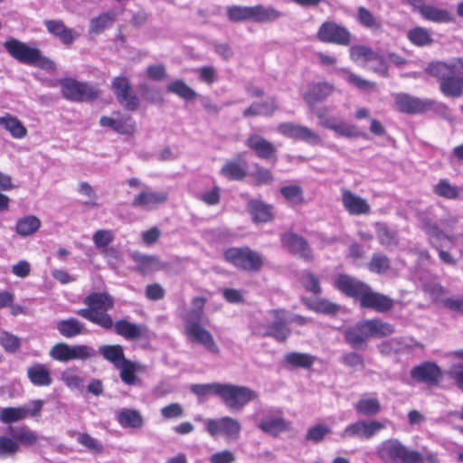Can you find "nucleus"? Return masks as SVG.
Masks as SVG:
<instances>
[{
    "label": "nucleus",
    "mask_w": 463,
    "mask_h": 463,
    "mask_svg": "<svg viewBox=\"0 0 463 463\" xmlns=\"http://www.w3.org/2000/svg\"><path fill=\"white\" fill-rule=\"evenodd\" d=\"M376 455L383 463H423L424 461L420 452L410 449L397 439L382 441L376 448Z\"/></svg>",
    "instance_id": "4"
},
{
    "label": "nucleus",
    "mask_w": 463,
    "mask_h": 463,
    "mask_svg": "<svg viewBox=\"0 0 463 463\" xmlns=\"http://www.w3.org/2000/svg\"><path fill=\"white\" fill-rule=\"evenodd\" d=\"M0 127L9 132L14 138H24L27 135V129L14 116L6 114L0 117Z\"/></svg>",
    "instance_id": "36"
},
{
    "label": "nucleus",
    "mask_w": 463,
    "mask_h": 463,
    "mask_svg": "<svg viewBox=\"0 0 463 463\" xmlns=\"http://www.w3.org/2000/svg\"><path fill=\"white\" fill-rule=\"evenodd\" d=\"M433 193L448 200H456L459 196L458 188L452 185L447 179H440L438 184L433 186Z\"/></svg>",
    "instance_id": "50"
},
{
    "label": "nucleus",
    "mask_w": 463,
    "mask_h": 463,
    "mask_svg": "<svg viewBox=\"0 0 463 463\" xmlns=\"http://www.w3.org/2000/svg\"><path fill=\"white\" fill-rule=\"evenodd\" d=\"M357 16L360 24L373 31L379 32L382 30L383 24L381 21L376 18L369 10L365 7L360 6L357 10Z\"/></svg>",
    "instance_id": "53"
},
{
    "label": "nucleus",
    "mask_w": 463,
    "mask_h": 463,
    "mask_svg": "<svg viewBox=\"0 0 463 463\" xmlns=\"http://www.w3.org/2000/svg\"><path fill=\"white\" fill-rule=\"evenodd\" d=\"M350 57L355 62H371L378 61V67H371L374 72L386 76L388 72V65L383 57L374 52L371 48L363 45H354L350 49Z\"/></svg>",
    "instance_id": "18"
},
{
    "label": "nucleus",
    "mask_w": 463,
    "mask_h": 463,
    "mask_svg": "<svg viewBox=\"0 0 463 463\" xmlns=\"http://www.w3.org/2000/svg\"><path fill=\"white\" fill-rule=\"evenodd\" d=\"M396 109L406 114L423 113L431 109L433 101L411 96L407 93L393 95Z\"/></svg>",
    "instance_id": "16"
},
{
    "label": "nucleus",
    "mask_w": 463,
    "mask_h": 463,
    "mask_svg": "<svg viewBox=\"0 0 463 463\" xmlns=\"http://www.w3.org/2000/svg\"><path fill=\"white\" fill-rule=\"evenodd\" d=\"M113 327L118 335L128 340L138 339L144 335L145 332L144 326L131 323L126 319H120L115 324L113 323Z\"/></svg>",
    "instance_id": "33"
},
{
    "label": "nucleus",
    "mask_w": 463,
    "mask_h": 463,
    "mask_svg": "<svg viewBox=\"0 0 463 463\" xmlns=\"http://www.w3.org/2000/svg\"><path fill=\"white\" fill-rule=\"evenodd\" d=\"M335 284L342 293L359 301L369 287L364 282L345 274L339 275Z\"/></svg>",
    "instance_id": "21"
},
{
    "label": "nucleus",
    "mask_w": 463,
    "mask_h": 463,
    "mask_svg": "<svg viewBox=\"0 0 463 463\" xmlns=\"http://www.w3.org/2000/svg\"><path fill=\"white\" fill-rule=\"evenodd\" d=\"M87 308H80L76 314L105 330L113 328V319L107 312L114 307V298L107 292H93L84 300Z\"/></svg>",
    "instance_id": "2"
},
{
    "label": "nucleus",
    "mask_w": 463,
    "mask_h": 463,
    "mask_svg": "<svg viewBox=\"0 0 463 463\" xmlns=\"http://www.w3.org/2000/svg\"><path fill=\"white\" fill-rule=\"evenodd\" d=\"M278 109L277 99L273 97L263 102H254L242 112L244 118L256 116H271Z\"/></svg>",
    "instance_id": "34"
},
{
    "label": "nucleus",
    "mask_w": 463,
    "mask_h": 463,
    "mask_svg": "<svg viewBox=\"0 0 463 463\" xmlns=\"http://www.w3.org/2000/svg\"><path fill=\"white\" fill-rule=\"evenodd\" d=\"M342 203L344 208L352 215L369 214L371 207L367 201L349 190L342 191Z\"/></svg>",
    "instance_id": "24"
},
{
    "label": "nucleus",
    "mask_w": 463,
    "mask_h": 463,
    "mask_svg": "<svg viewBox=\"0 0 463 463\" xmlns=\"http://www.w3.org/2000/svg\"><path fill=\"white\" fill-rule=\"evenodd\" d=\"M221 175L229 180H242L247 175V164L244 160H229L221 168Z\"/></svg>",
    "instance_id": "35"
},
{
    "label": "nucleus",
    "mask_w": 463,
    "mask_h": 463,
    "mask_svg": "<svg viewBox=\"0 0 463 463\" xmlns=\"http://www.w3.org/2000/svg\"><path fill=\"white\" fill-rule=\"evenodd\" d=\"M0 345L7 353H15L21 346V340L18 336L7 332L2 331L0 333Z\"/></svg>",
    "instance_id": "59"
},
{
    "label": "nucleus",
    "mask_w": 463,
    "mask_h": 463,
    "mask_svg": "<svg viewBox=\"0 0 463 463\" xmlns=\"http://www.w3.org/2000/svg\"><path fill=\"white\" fill-rule=\"evenodd\" d=\"M247 209L254 222H269L272 221L273 206L260 200H250L247 203Z\"/></svg>",
    "instance_id": "32"
},
{
    "label": "nucleus",
    "mask_w": 463,
    "mask_h": 463,
    "mask_svg": "<svg viewBox=\"0 0 463 463\" xmlns=\"http://www.w3.org/2000/svg\"><path fill=\"white\" fill-rule=\"evenodd\" d=\"M32 407L19 406V407H6L0 410V422L4 424H11L21 421L27 417H36L43 406L42 400H33L31 402Z\"/></svg>",
    "instance_id": "14"
},
{
    "label": "nucleus",
    "mask_w": 463,
    "mask_h": 463,
    "mask_svg": "<svg viewBox=\"0 0 463 463\" xmlns=\"http://www.w3.org/2000/svg\"><path fill=\"white\" fill-rule=\"evenodd\" d=\"M359 303L363 308L373 309L378 313H385L393 307L394 300L386 295L373 291L368 287Z\"/></svg>",
    "instance_id": "20"
},
{
    "label": "nucleus",
    "mask_w": 463,
    "mask_h": 463,
    "mask_svg": "<svg viewBox=\"0 0 463 463\" xmlns=\"http://www.w3.org/2000/svg\"><path fill=\"white\" fill-rule=\"evenodd\" d=\"M317 37L322 43L345 46L349 45L352 40L350 32L333 21L324 22L317 31Z\"/></svg>",
    "instance_id": "11"
},
{
    "label": "nucleus",
    "mask_w": 463,
    "mask_h": 463,
    "mask_svg": "<svg viewBox=\"0 0 463 463\" xmlns=\"http://www.w3.org/2000/svg\"><path fill=\"white\" fill-rule=\"evenodd\" d=\"M383 429L384 425L380 421L361 420L346 426L340 433V438L370 439Z\"/></svg>",
    "instance_id": "13"
},
{
    "label": "nucleus",
    "mask_w": 463,
    "mask_h": 463,
    "mask_svg": "<svg viewBox=\"0 0 463 463\" xmlns=\"http://www.w3.org/2000/svg\"><path fill=\"white\" fill-rule=\"evenodd\" d=\"M408 39L417 46L430 45L433 43L430 32L423 27H415L407 33Z\"/></svg>",
    "instance_id": "52"
},
{
    "label": "nucleus",
    "mask_w": 463,
    "mask_h": 463,
    "mask_svg": "<svg viewBox=\"0 0 463 463\" xmlns=\"http://www.w3.org/2000/svg\"><path fill=\"white\" fill-rule=\"evenodd\" d=\"M332 92V85L326 82L317 83L310 88L309 91L304 95V99L308 104H312L327 98Z\"/></svg>",
    "instance_id": "47"
},
{
    "label": "nucleus",
    "mask_w": 463,
    "mask_h": 463,
    "mask_svg": "<svg viewBox=\"0 0 463 463\" xmlns=\"http://www.w3.org/2000/svg\"><path fill=\"white\" fill-rule=\"evenodd\" d=\"M116 420L124 429L139 430L143 428L145 420L139 411L124 408L116 413Z\"/></svg>",
    "instance_id": "31"
},
{
    "label": "nucleus",
    "mask_w": 463,
    "mask_h": 463,
    "mask_svg": "<svg viewBox=\"0 0 463 463\" xmlns=\"http://www.w3.org/2000/svg\"><path fill=\"white\" fill-rule=\"evenodd\" d=\"M205 303L203 297L192 299V308L183 317L184 335L190 343L203 346L211 354L219 355L220 347L212 333L203 326Z\"/></svg>",
    "instance_id": "1"
},
{
    "label": "nucleus",
    "mask_w": 463,
    "mask_h": 463,
    "mask_svg": "<svg viewBox=\"0 0 463 463\" xmlns=\"http://www.w3.org/2000/svg\"><path fill=\"white\" fill-rule=\"evenodd\" d=\"M115 22V14L113 13H102L96 17L90 20L89 24V33L90 34H100L107 28L112 26Z\"/></svg>",
    "instance_id": "42"
},
{
    "label": "nucleus",
    "mask_w": 463,
    "mask_h": 463,
    "mask_svg": "<svg viewBox=\"0 0 463 463\" xmlns=\"http://www.w3.org/2000/svg\"><path fill=\"white\" fill-rule=\"evenodd\" d=\"M253 6L230 5L226 7V16L232 23L253 22Z\"/></svg>",
    "instance_id": "39"
},
{
    "label": "nucleus",
    "mask_w": 463,
    "mask_h": 463,
    "mask_svg": "<svg viewBox=\"0 0 463 463\" xmlns=\"http://www.w3.org/2000/svg\"><path fill=\"white\" fill-rule=\"evenodd\" d=\"M245 144L249 148L252 149L260 158H276L277 149L275 146L259 135H250Z\"/></svg>",
    "instance_id": "26"
},
{
    "label": "nucleus",
    "mask_w": 463,
    "mask_h": 463,
    "mask_svg": "<svg viewBox=\"0 0 463 463\" xmlns=\"http://www.w3.org/2000/svg\"><path fill=\"white\" fill-rule=\"evenodd\" d=\"M9 433L16 442H18V444L21 443L25 446H33L38 440L37 434L27 427H10Z\"/></svg>",
    "instance_id": "46"
},
{
    "label": "nucleus",
    "mask_w": 463,
    "mask_h": 463,
    "mask_svg": "<svg viewBox=\"0 0 463 463\" xmlns=\"http://www.w3.org/2000/svg\"><path fill=\"white\" fill-rule=\"evenodd\" d=\"M50 357L60 363L72 360L87 361L96 356V351L87 345H70L66 343H57L49 351Z\"/></svg>",
    "instance_id": "7"
},
{
    "label": "nucleus",
    "mask_w": 463,
    "mask_h": 463,
    "mask_svg": "<svg viewBox=\"0 0 463 463\" xmlns=\"http://www.w3.org/2000/svg\"><path fill=\"white\" fill-rule=\"evenodd\" d=\"M285 361L295 366L309 368L315 362V357L305 353L292 352L285 355Z\"/></svg>",
    "instance_id": "55"
},
{
    "label": "nucleus",
    "mask_w": 463,
    "mask_h": 463,
    "mask_svg": "<svg viewBox=\"0 0 463 463\" xmlns=\"http://www.w3.org/2000/svg\"><path fill=\"white\" fill-rule=\"evenodd\" d=\"M419 13L424 19L434 23H449L452 20L451 14L448 10L432 5H425Z\"/></svg>",
    "instance_id": "44"
},
{
    "label": "nucleus",
    "mask_w": 463,
    "mask_h": 463,
    "mask_svg": "<svg viewBox=\"0 0 463 463\" xmlns=\"http://www.w3.org/2000/svg\"><path fill=\"white\" fill-rule=\"evenodd\" d=\"M84 325L76 318H68L60 320L57 323V330L59 333L67 337L71 338L80 335L83 331Z\"/></svg>",
    "instance_id": "43"
},
{
    "label": "nucleus",
    "mask_w": 463,
    "mask_h": 463,
    "mask_svg": "<svg viewBox=\"0 0 463 463\" xmlns=\"http://www.w3.org/2000/svg\"><path fill=\"white\" fill-rule=\"evenodd\" d=\"M222 383H213L204 384H194L191 386V391L198 397H204L207 395H216L220 397Z\"/></svg>",
    "instance_id": "58"
},
{
    "label": "nucleus",
    "mask_w": 463,
    "mask_h": 463,
    "mask_svg": "<svg viewBox=\"0 0 463 463\" xmlns=\"http://www.w3.org/2000/svg\"><path fill=\"white\" fill-rule=\"evenodd\" d=\"M354 410L358 414L373 416L380 411L381 405L377 398L363 397L354 405Z\"/></svg>",
    "instance_id": "48"
},
{
    "label": "nucleus",
    "mask_w": 463,
    "mask_h": 463,
    "mask_svg": "<svg viewBox=\"0 0 463 463\" xmlns=\"http://www.w3.org/2000/svg\"><path fill=\"white\" fill-rule=\"evenodd\" d=\"M61 380L71 390H80L83 387V379L72 368L64 370L61 374Z\"/></svg>",
    "instance_id": "60"
},
{
    "label": "nucleus",
    "mask_w": 463,
    "mask_h": 463,
    "mask_svg": "<svg viewBox=\"0 0 463 463\" xmlns=\"http://www.w3.org/2000/svg\"><path fill=\"white\" fill-rule=\"evenodd\" d=\"M368 268L373 273H384L390 269V260L382 253H374L368 264Z\"/></svg>",
    "instance_id": "61"
},
{
    "label": "nucleus",
    "mask_w": 463,
    "mask_h": 463,
    "mask_svg": "<svg viewBox=\"0 0 463 463\" xmlns=\"http://www.w3.org/2000/svg\"><path fill=\"white\" fill-rule=\"evenodd\" d=\"M62 96L69 100L85 102L97 99L99 90L92 84L66 79L61 81Z\"/></svg>",
    "instance_id": "9"
},
{
    "label": "nucleus",
    "mask_w": 463,
    "mask_h": 463,
    "mask_svg": "<svg viewBox=\"0 0 463 463\" xmlns=\"http://www.w3.org/2000/svg\"><path fill=\"white\" fill-rule=\"evenodd\" d=\"M92 239L95 246L102 250L114 241V234L109 230H98L94 232Z\"/></svg>",
    "instance_id": "64"
},
{
    "label": "nucleus",
    "mask_w": 463,
    "mask_h": 463,
    "mask_svg": "<svg viewBox=\"0 0 463 463\" xmlns=\"http://www.w3.org/2000/svg\"><path fill=\"white\" fill-rule=\"evenodd\" d=\"M426 72L439 80V90L444 96L459 98L463 95V77L456 75L461 71L453 59L431 62L426 68Z\"/></svg>",
    "instance_id": "3"
},
{
    "label": "nucleus",
    "mask_w": 463,
    "mask_h": 463,
    "mask_svg": "<svg viewBox=\"0 0 463 463\" xmlns=\"http://www.w3.org/2000/svg\"><path fill=\"white\" fill-rule=\"evenodd\" d=\"M99 353L108 362L111 363L116 368L121 364L127 358L124 355L123 347L120 345H104L99 346Z\"/></svg>",
    "instance_id": "41"
},
{
    "label": "nucleus",
    "mask_w": 463,
    "mask_h": 463,
    "mask_svg": "<svg viewBox=\"0 0 463 463\" xmlns=\"http://www.w3.org/2000/svg\"><path fill=\"white\" fill-rule=\"evenodd\" d=\"M281 241L283 246L293 254L305 260L311 259V250L304 238L294 233H287L282 236Z\"/></svg>",
    "instance_id": "28"
},
{
    "label": "nucleus",
    "mask_w": 463,
    "mask_h": 463,
    "mask_svg": "<svg viewBox=\"0 0 463 463\" xmlns=\"http://www.w3.org/2000/svg\"><path fill=\"white\" fill-rule=\"evenodd\" d=\"M167 90L185 100H194L197 97V93L189 87L184 80H176L169 83L166 87Z\"/></svg>",
    "instance_id": "49"
},
{
    "label": "nucleus",
    "mask_w": 463,
    "mask_h": 463,
    "mask_svg": "<svg viewBox=\"0 0 463 463\" xmlns=\"http://www.w3.org/2000/svg\"><path fill=\"white\" fill-rule=\"evenodd\" d=\"M413 379L429 385H437L442 379L440 368L434 363L426 362L415 366L411 373Z\"/></svg>",
    "instance_id": "22"
},
{
    "label": "nucleus",
    "mask_w": 463,
    "mask_h": 463,
    "mask_svg": "<svg viewBox=\"0 0 463 463\" xmlns=\"http://www.w3.org/2000/svg\"><path fill=\"white\" fill-rule=\"evenodd\" d=\"M44 25L51 34L59 38L66 45H71L79 36L74 30L68 28L61 20H46Z\"/></svg>",
    "instance_id": "27"
},
{
    "label": "nucleus",
    "mask_w": 463,
    "mask_h": 463,
    "mask_svg": "<svg viewBox=\"0 0 463 463\" xmlns=\"http://www.w3.org/2000/svg\"><path fill=\"white\" fill-rule=\"evenodd\" d=\"M167 194L164 191H155L146 186L138 194L134 196L131 205L145 211H152L165 203Z\"/></svg>",
    "instance_id": "19"
},
{
    "label": "nucleus",
    "mask_w": 463,
    "mask_h": 463,
    "mask_svg": "<svg viewBox=\"0 0 463 463\" xmlns=\"http://www.w3.org/2000/svg\"><path fill=\"white\" fill-rule=\"evenodd\" d=\"M376 234L380 243L386 249L392 250L398 246L397 232L391 230L387 225L378 223Z\"/></svg>",
    "instance_id": "45"
},
{
    "label": "nucleus",
    "mask_w": 463,
    "mask_h": 463,
    "mask_svg": "<svg viewBox=\"0 0 463 463\" xmlns=\"http://www.w3.org/2000/svg\"><path fill=\"white\" fill-rule=\"evenodd\" d=\"M370 337V332L365 320L347 328L345 332V341L355 349L365 345Z\"/></svg>",
    "instance_id": "25"
},
{
    "label": "nucleus",
    "mask_w": 463,
    "mask_h": 463,
    "mask_svg": "<svg viewBox=\"0 0 463 463\" xmlns=\"http://www.w3.org/2000/svg\"><path fill=\"white\" fill-rule=\"evenodd\" d=\"M220 398L229 409L241 411L246 404L257 400L259 394L247 386L222 383Z\"/></svg>",
    "instance_id": "5"
},
{
    "label": "nucleus",
    "mask_w": 463,
    "mask_h": 463,
    "mask_svg": "<svg viewBox=\"0 0 463 463\" xmlns=\"http://www.w3.org/2000/svg\"><path fill=\"white\" fill-rule=\"evenodd\" d=\"M327 129L335 131L337 135L345 137H356L360 136V132L354 125L346 124L343 121L336 122L333 120Z\"/></svg>",
    "instance_id": "57"
},
{
    "label": "nucleus",
    "mask_w": 463,
    "mask_h": 463,
    "mask_svg": "<svg viewBox=\"0 0 463 463\" xmlns=\"http://www.w3.org/2000/svg\"><path fill=\"white\" fill-rule=\"evenodd\" d=\"M5 49L16 61L30 65H40L45 67L51 61L43 57L41 51L33 48L17 39L11 38L4 43Z\"/></svg>",
    "instance_id": "6"
},
{
    "label": "nucleus",
    "mask_w": 463,
    "mask_h": 463,
    "mask_svg": "<svg viewBox=\"0 0 463 463\" xmlns=\"http://www.w3.org/2000/svg\"><path fill=\"white\" fill-rule=\"evenodd\" d=\"M425 231L429 235L430 243L438 250L440 260L450 266L457 264V260L449 251L442 249L441 241L448 240L450 243L454 244L456 238L444 233L437 225H428Z\"/></svg>",
    "instance_id": "17"
},
{
    "label": "nucleus",
    "mask_w": 463,
    "mask_h": 463,
    "mask_svg": "<svg viewBox=\"0 0 463 463\" xmlns=\"http://www.w3.org/2000/svg\"><path fill=\"white\" fill-rule=\"evenodd\" d=\"M253 23L269 24L279 20L282 13L273 6H265L262 5H253Z\"/></svg>",
    "instance_id": "37"
},
{
    "label": "nucleus",
    "mask_w": 463,
    "mask_h": 463,
    "mask_svg": "<svg viewBox=\"0 0 463 463\" xmlns=\"http://www.w3.org/2000/svg\"><path fill=\"white\" fill-rule=\"evenodd\" d=\"M225 260L246 271H258L262 267L261 256L250 248H231L224 251Z\"/></svg>",
    "instance_id": "8"
},
{
    "label": "nucleus",
    "mask_w": 463,
    "mask_h": 463,
    "mask_svg": "<svg viewBox=\"0 0 463 463\" xmlns=\"http://www.w3.org/2000/svg\"><path fill=\"white\" fill-rule=\"evenodd\" d=\"M71 436H77L78 442L91 453H101L103 446L86 432L71 431Z\"/></svg>",
    "instance_id": "54"
},
{
    "label": "nucleus",
    "mask_w": 463,
    "mask_h": 463,
    "mask_svg": "<svg viewBox=\"0 0 463 463\" xmlns=\"http://www.w3.org/2000/svg\"><path fill=\"white\" fill-rule=\"evenodd\" d=\"M269 315L272 321L264 326V336H271L279 342H285L290 335L288 327V312L284 309L271 310Z\"/></svg>",
    "instance_id": "12"
},
{
    "label": "nucleus",
    "mask_w": 463,
    "mask_h": 463,
    "mask_svg": "<svg viewBox=\"0 0 463 463\" xmlns=\"http://www.w3.org/2000/svg\"><path fill=\"white\" fill-rule=\"evenodd\" d=\"M300 283L307 290L314 294L321 292V287L318 279L311 272L304 271L300 276Z\"/></svg>",
    "instance_id": "63"
},
{
    "label": "nucleus",
    "mask_w": 463,
    "mask_h": 463,
    "mask_svg": "<svg viewBox=\"0 0 463 463\" xmlns=\"http://www.w3.org/2000/svg\"><path fill=\"white\" fill-rule=\"evenodd\" d=\"M281 194L293 204H301L303 203V191L298 185H288L282 187Z\"/></svg>",
    "instance_id": "62"
},
{
    "label": "nucleus",
    "mask_w": 463,
    "mask_h": 463,
    "mask_svg": "<svg viewBox=\"0 0 463 463\" xmlns=\"http://www.w3.org/2000/svg\"><path fill=\"white\" fill-rule=\"evenodd\" d=\"M205 428L212 437L222 435L228 440L238 439L241 430L239 420L229 416L208 419L205 420Z\"/></svg>",
    "instance_id": "10"
},
{
    "label": "nucleus",
    "mask_w": 463,
    "mask_h": 463,
    "mask_svg": "<svg viewBox=\"0 0 463 463\" xmlns=\"http://www.w3.org/2000/svg\"><path fill=\"white\" fill-rule=\"evenodd\" d=\"M277 129L279 133L284 137L304 141L313 146H318L322 142L319 134L303 125L293 122H284L279 124Z\"/></svg>",
    "instance_id": "15"
},
{
    "label": "nucleus",
    "mask_w": 463,
    "mask_h": 463,
    "mask_svg": "<svg viewBox=\"0 0 463 463\" xmlns=\"http://www.w3.org/2000/svg\"><path fill=\"white\" fill-rule=\"evenodd\" d=\"M78 192L80 195L88 198V200L83 203L85 207L95 209L100 206L94 188L88 182H80L79 184Z\"/></svg>",
    "instance_id": "56"
},
{
    "label": "nucleus",
    "mask_w": 463,
    "mask_h": 463,
    "mask_svg": "<svg viewBox=\"0 0 463 463\" xmlns=\"http://www.w3.org/2000/svg\"><path fill=\"white\" fill-rule=\"evenodd\" d=\"M130 257L136 263L135 270L144 275L156 270H163L167 267L156 255H146L138 251H133Z\"/></svg>",
    "instance_id": "23"
},
{
    "label": "nucleus",
    "mask_w": 463,
    "mask_h": 463,
    "mask_svg": "<svg viewBox=\"0 0 463 463\" xmlns=\"http://www.w3.org/2000/svg\"><path fill=\"white\" fill-rule=\"evenodd\" d=\"M258 428L264 433L278 437L282 432L291 430V424L282 417L267 416L259 423Z\"/></svg>",
    "instance_id": "30"
},
{
    "label": "nucleus",
    "mask_w": 463,
    "mask_h": 463,
    "mask_svg": "<svg viewBox=\"0 0 463 463\" xmlns=\"http://www.w3.org/2000/svg\"><path fill=\"white\" fill-rule=\"evenodd\" d=\"M27 377L34 386L46 387L52 383L49 368L41 363H34L27 368Z\"/></svg>",
    "instance_id": "29"
},
{
    "label": "nucleus",
    "mask_w": 463,
    "mask_h": 463,
    "mask_svg": "<svg viewBox=\"0 0 463 463\" xmlns=\"http://www.w3.org/2000/svg\"><path fill=\"white\" fill-rule=\"evenodd\" d=\"M41 227V221L34 215H27L17 220L15 232L23 237L34 234Z\"/></svg>",
    "instance_id": "40"
},
{
    "label": "nucleus",
    "mask_w": 463,
    "mask_h": 463,
    "mask_svg": "<svg viewBox=\"0 0 463 463\" xmlns=\"http://www.w3.org/2000/svg\"><path fill=\"white\" fill-rule=\"evenodd\" d=\"M117 369L120 370V379L124 383L134 385L138 382V377L135 373L143 371L144 366L139 363L131 362L127 359L121 364H118Z\"/></svg>",
    "instance_id": "38"
},
{
    "label": "nucleus",
    "mask_w": 463,
    "mask_h": 463,
    "mask_svg": "<svg viewBox=\"0 0 463 463\" xmlns=\"http://www.w3.org/2000/svg\"><path fill=\"white\" fill-rule=\"evenodd\" d=\"M368 326L371 337H384L394 333V327L391 324L380 319L365 320Z\"/></svg>",
    "instance_id": "51"
}]
</instances>
